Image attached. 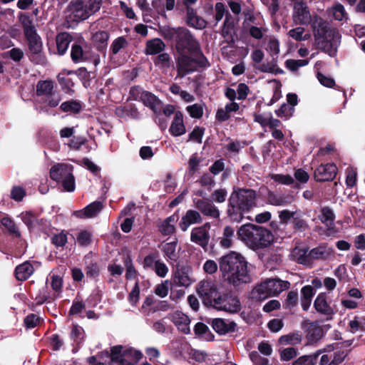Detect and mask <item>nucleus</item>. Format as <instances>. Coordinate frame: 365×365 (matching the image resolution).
Listing matches in <instances>:
<instances>
[{
	"label": "nucleus",
	"mask_w": 365,
	"mask_h": 365,
	"mask_svg": "<svg viewBox=\"0 0 365 365\" xmlns=\"http://www.w3.org/2000/svg\"><path fill=\"white\" fill-rule=\"evenodd\" d=\"M292 18L296 24H311L319 47L330 56L336 55L341 42V35L337 30L329 28L328 23L321 17L312 16L304 2L294 4Z\"/></svg>",
	"instance_id": "nucleus-1"
},
{
	"label": "nucleus",
	"mask_w": 365,
	"mask_h": 365,
	"mask_svg": "<svg viewBox=\"0 0 365 365\" xmlns=\"http://www.w3.org/2000/svg\"><path fill=\"white\" fill-rule=\"evenodd\" d=\"M219 267L225 279L235 287L252 281L247 262L238 252L232 251L221 257L219 259Z\"/></svg>",
	"instance_id": "nucleus-2"
},
{
	"label": "nucleus",
	"mask_w": 365,
	"mask_h": 365,
	"mask_svg": "<svg viewBox=\"0 0 365 365\" xmlns=\"http://www.w3.org/2000/svg\"><path fill=\"white\" fill-rule=\"evenodd\" d=\"M238 238L253 250L268 247L274 240L272 232L259 225L246 224L237 231Z\"/></svg>",
	"instance_id": "nucleus-3"
},
{
	"label": "nucleus",
	"mask_w": 365,
	"mask_h": 365,
	"mask_svg": "<svg viewBox=\"0 0 365 365\" xmlns=\"http://www.w3.org/2000/svg\"><path fill=\"white\" fill-rule=\"evenodd\" d=\"M160 32L165 39L175 41L178 53H195L200 50L199 42L185 28L164 26L160 29Z\"/></svg>",
	"instance_id": "nucleus-4"
},
{
	"label": "nucleus",
	"mask_w": 365,
	"mask_h": 365,
	"mask_svg": "<svg viewBox=\"0 0 365 365\" xmlns=\"http://www.w3.org/2000/svg\"><path fill=\"white\" fill-rule=\"evenodd\" d=\"M256 193L252 190L240 189L234 191L229 199L227 213L231 220L239 222L245 212L255 205Z\"/></svg>",
	"instance_id": "nucleus-5"
},
{
	"label": "nucleus",
	"mask_w": 365,
	"mask_h": 365,
	"mask_svg": "<svg viewBox=\"0 0 365 365\" xmlns=\"http://www.w3.org/2000/svg\"><path fill=\"white\" fill-rule=\"evenodd\" d=\"M111 361L118 365H135L142 358L140 351L133 348H124L122 346H115L111 348ZM142 365H151L145 362Z\"/></svg>",
	"instance_id": "nucleus-6"
},
{
	"label": "nucleus",
	"mask_w": 365,
	"mask_h": 365,
	"mask_svg": "<svg viewBox=\"0 0 365 365\" xmlns=\"http://www.w3.org/2000/svg\"><path fill=\"white\" fill-rule=\"evenodd\" d=\"M73 170V168L71 165L58 163L51 168L50 176L53 180L61 181L66 191L73 192L75 190V178Z\"/></svg>",
	"instance_id": "nucleus-7"
},
{
	"label": "nucleus",
	"mask_w": 365,
	"mask_h": 365,
	"mask_svg": "<svg viewBox=\"0 0 365 365\" xmlns=\"http://www.w3.org/2000/svg\"><path fill=\"white\" fill-rule=\"evenodd\" d=\"M197 292L205 304L212 306L220 295L216 283L212 280L204 279L197 286Z\"/></svg>",
	"instance_id": "nucleus-8"
},
{
	"label": "nucleus",
	"mask_w": 365,
	"mask_h": 365,
	"mask_svg": "<svg viewBox=\"0 0 365 365\" xmlns=\"http://www.w3.org/2000/svg\"><path fill=\"white\" fill-rule=\"evenodd\" d=\"M212 307L217 310L236 313L240 310L241 304L237 297L230 294H224L217 297Z\"/></svg>",
	"instance_id": "nucleus-9"
},
{
	"label": "nucleus",
	"mask_w": 365,
	"mask_h": 365,
	"mask_svg": "<svg viewBox=\"0 0 365 365\" xmlns=\"http://www.w3.org/2000/svg\"><path fill=\"white\" fill-rule=\"evenodd\" d=\"M189 53H178L177 70L178 75L182 77L197 70V61L191 58Z\"/></svg>",
	"instance_id": "nucleus-10"
},
{
	"label": "nucleus",
	"mask_w": 365,
	"mask_h": 365,
	"mask_svg": "<svg viewBox=\"0 0 365 365\" xmlns=\"http://www.w3.org/2000/svg\"><path fill=\"white\" fill-rule=\"evenodd\" d=\"M68 19L73 21H80L88 19L89 14L86 6L81 0L72 1L68 7Z\"/></svg>",
	"instance_id": "nucleus-11"
},
{
	"label": "nucleus",
	"mask_w": 365,
	"mask_h": 365,
	"mask_svg": "<svg viewBox=\"0 0 365 365\" xmlns=\"http://www.w3.org/2000/svg\"><path fill=\"white\" fill-rule=\"evenodd\" d=\"M195 280L192 277V269L190 266L178 267L174 274L173 282L179 287H189Z\"/></svg>",
	"instance_id": "nucleus-12"
},
{
	"label": "nucleus",
	"mask_w": 365,
	"mask_h": 365,
	"mask_svg": "<svg viewBox=\"0 0 365 365\" xmlns=\"http://www.w3.org/2000/svg\"><path fill=\"white\" fill-rule=\"evenodd\" d=\"M71 56L74 63H81L91 58V53L90 48L81 41L72 45Z\"/></svg>",
	"instance_id": "nucleus-13"
},
{
	"label": "nucleus",
	"mask_w": 365,
	"mask_h": 365,
	"mask_svg": "<svg viewBox=\"0 0 365 365\" xmlns=\"http://www.w3.org/2000/svg\"><path fill=\"white\" fill-rule=\"evenodd\" d=\"M210 224L205 223L203 226L192 229L190 235L191 241L199 245L202 247L205 248L207 246L210 240Z\"/></svg>",
	"instance_id": "nucleus-14"
},
{
	"label": "nucleus",
	"mask_w": 365,
	"mask_h": 365,
	"mask_svg": "<svg viewBox=\"0 0 365 365\" xmlns=\"http://www.w3.org/2000/svg\"><path fill=\"white\" fill-rule=\"evenodd\" d=\"M337 168L334 164L321 165L314 172V178L317 181H328L334 178Z\"/></svg>",
	"instance_id": "nucleus-15"
},
{
	"label": "nucleus",
	"mask_w": 365,
	"mask_h": 365,
	"mask_svg": "<svg viewBox=\"0 0 365 365\" xmlns=\"http://www.w3.org/2000/svg\"><path fill=\"white\" fill-rule=\"evenodd\" d=\"M170 318L179 331L185 334L190 332V319L188 316L180 311H176L170 315Z\"/></svg>",
	"instance_id": "nucleus-16"
},
{
	"label": "nucleus",
	"mask_w": 365,
	"mask_h": 365,
	"mask_svg": "<svg viewBox=\"0 0 365 365\" xmlns=\"http://www.w3.org/2000/svg\"><path fill=\"white\" fill-rule=\"evenodd\" d=\"M211 325L213 329L221 335L234 331L236 327L234 322L225 320L221 318L213 319L212 320Z\"/></svg>",
	"instance_id": "nucleus-17"
},
{
	"label": "nucleus",
	"mask_w": 365,
	"mask_h": 365,
	"mask_svg": "<svg viewBox=\"0 0 365 365\" xmlns=\"http://www.w3.org/2000/svg\"><path fill=\"white\" fill-rule=\"evenodd\" d=\"M201 222L202 217L200 214L196 210H189L182 216L181 221L179 223V226L181 230L185 232L190 225L200 223Z\"/></svg>",
	"instance_id": "nucleus-18"
},
{
	"label": "nucleus",
	"mask_w": 365,
	"mask_h": 365,
	"mask_svg": "<svg viewBox=\"0 0 365 365\" xmlns=\"http://www.w3.org/2000/svg\"><path fill=\"white\" fill-rule=\"evenodd\" d=\"M102 208V203L96 201L86 206L83 210L75 211L73 215L79 218H91L96 216Z\"/></svg>",
	"instance_id": "nucleus-19"
},
{
	"label": "nucleus",
	"mask_w": 365,
	"mask_h": 365,
	"mask_svg": "<svg viewBox=\"0 0 365 365\" xmlns=\"http://www.w3.org/2000/svg\"><path fill=\"white\" fill-rule=\"evenodd\" d=\"M180 248L178 247L177 242L173 241L162 244V251L164 257L170 263L178 261L180 257Z\"/></svg>",
	"instance_id": "nucleus-20"
},
{
	"label": "nucleus",
	"mask_w": 365,
	"mask_h": 365,
	"mask_svg": "<svg viewBox=\"0 0 365 365\" xmlns=\"http://www.w3.org/2000/svg\"><path fill=\"white\" fill-rule=\"evenodd\" d=\"M270 296L279 294L289 287V283L287 281H282L279 279H268L264 281Z\"/></svg>",
	"instance_id": "nucleus-21"
},
{
	"label": "nucleus",
	"mask_w": 365,
	"mask_h": 365,
	"mask_svg": "<svg viewBox=\"0 0 365 365\" xmlns=\"http://www.w3.org/2000/svg\"><path fill=\"white\" fill-rule=\"evenodd\" d=\"M196 207L206 216L212 218H217L220 216L219 210L210 202L199 200L196 202Z\"/></svg>",
	"instance_id": "nucleus-22"
},
{
	"label": "nucleus",
	"mask_w": 365,
	"mask_h": 365,
	"mask_svg": "<svg viewBox=\"0 0 365 365\" xmlns=\"http://www.w3.org/2000/svg\"><path fill=\"white\" fill-rule=\"evenodd\" d=\"M169 131L173 136H180L185 133L186 129L183 123V115L181 112L178 111L175 113Z\"/></svg>",
	"instance_id": "nucleus-23"
},
{
	"label": "nucleus",
	"mask_w": 365,
	"mask_h": 365,
	"mask_svg": "<svg viewBox=\"0 0 365 365\" xmlns=\"http://www.w3.org/2000/svg\"><path fill=\"white\" fill-rule=\"evenodd\" d=\"M314 306L316 310L324 315L329 316L334 314V310L327 301V296L324 293L319 294L314 300Z\"/></svg>",
	"instance_id": "nucleus-24"
},
{
	"label": "nucleus",
	"mask_w": 365,
	"mask_h": 365,
	"mask_svg": "<svg viewBox=\"0 0 365 365\" xmlns=\"http://www.w3.org/2000/svg\"><path fill=\"white\" fill-rule=\"evenodd\" d=\"M165 43L158 38L150 39L146 42L145 52L147 55H156L165 50Z\"/></svg>",
	"instance_id": "nucleus-25"
},
{
	"label": "nucleus",
	"mask_w": 365,
	"mask_h": 365,
	"mask_svg": "<svg viewBox=\"0 0 365 365\" xmlns=\"http://www.w3.org/2000/svg\"><path fill=\"white\" fill-rule=\"evenodd\" d=\"M292 259L298 263L309 265V256L308 250L304 247H296L291 252Z\"/></svg>",
	"instance_id": "nucleus-26"
},
{
	"label": "nucleus",
	"mask_w": 365,
	"mask_h": 365,
	"mask_svg": "<svg viewBox=\"0 0 365 365\" xmlns=\"http://www.w3.org/2000/svg\"><path fill=\"white\" fill-rule=\"evenodd\" d=\"M34 272V267L29 262H25L16 267L15 275L18 280L24 281L27 279Z\"/></svg>",
	"instance_id": "nucleus-27"
},
{
	"label": "nucleus",
	"mask_w": 365,
	"mask_h": 365,
	"mask_svg": "<svg viewBox=\"0 0 365 365\" xmlns=\"http://www.w3.org/2000/svg\"><path fill=\"white\" fill-rule=\"evenodd\" d=\"M56 47L59 55H63L71 41V36L66 32L58 34L56 38Z\"/></svg>",
	"instance_id": "nucleus-28"
},
{
	"label": "nucleus",
	"mask_w": 365,
	"mask_h": 365,
	"mask_svg": "<svg viewBox=\"0 0 365 365\" xmlns=\"http://www.w3.org/2000/svg\"><path fill=\"white\" fill-rule=\"evenodd\" d=\"M152 6L158 14L164 15L165 11H171L175 6V0H153Z\"/></svg>",
	"instance_id": "nucleus-29"
},
{
	"label": "nucleus",
	"mask_w": 365,
	"mask_h": 365,
	"mask_svg": "<svg viewBox=\"0 0 365 365\" xmlns=\"http://www.w3.org/2000/svg\"><path fill=\"white\" fill-rule=\"evenodd\" d=\"M331 254V249L326 246H319L309 252V264L313 259H325Z\"/></svg>",
	"instance_id": "nucleus-30"
},
{
	"label": "nucleus",
	"mask_w": 365,
	"mask_h": 365,
	"mask_svg": "<svg viewBox=\"0 0 365 365\" xmlns=\"http://www.w3.org/2000/svg\"><path fill=\"white\" fill-rule=\"evenodd\" d=\"M257 69L264 73H269L274 74H281L283 71L278 67L277 58L272 57V61L264 63L259 66Z\"/></svg>",
	"instance_id": "nucleus-31"
},
{
	"label": "nucleus",
	"mask_w": 365,
	"mask_h": 365,
	"mask_svg": "<svg viewBox=\"0 0 365 365\" xmlns=\"http://www.w3.org/2000/svg\"><path fill=\"white\" fill-rule=\"evenodd\" d=\"M177 219L174 215L170 216L159 225V230L163 235H170L175 232V222Z\"/></svg>",
	"instance_id": "nucleus-32"
},
{
	"label": "nucleus",
	"mask_w": 365,
	"mask_h": 365,
	"mask_svg": "<svg viewBox=\"0 0 365 365\" xmlns=\"http://www.w3.org/2000/svg\"><path fill=\"white\" fill-rule=\"evenodd\" d=\"M26 37L29 41V48L31 53H38L41 52L42 48V42L41 38L36 32L26 35Z\"/></svg>",
	"instance_id": "nucleus-33"
},
{
	"label": "nucleus",
	"mask_w": 365,
	"mask_h": 365,
	"mask_svg": "<svg viewBox=\"0 0 365 365\" xmlns=\"http://www.w3.org/2000/svg\"><path fill=\"white\" fill-rule=\"evenodd\" d=\"M270 296L264 282L256 286L251 292V297L257 301L264 300Z\"/></svg>",
	"instance_id": "nucleus-34"
},
{
	"label": "nucleus",
	"mask_w": 365,
	"mask_h": 365,
	"mask_svg": "<svg viewBox=\"0 0 365 365\" xmlns=\"http://www.w3.org/2000/svg\"><path fill=\"white\" fill-rule=\"evenodd\" d=\"M265 49L272 57L277 58L279 53V42L274 36H269L266 38Z\"/></svg>",
	"instance_id": "nucleus-35"
},
{
	"label": "nucleus",
	"mask_w": 365,
	"mask_h": 365,
	"mask_svg": "<svg viewBox=\"0 0 365 365\" xmlns=\"http://www.w3.org/2000/svg\"><path fill=\"white\" fill-rule=\"evenodd\" d=\"M235 236V230L230 226H226L224 229L223 236L220 245L223 248H230L232 245V240Z\"/></svg>",
	"instance_id": "nucleus-36"
},
{
	"label": "nucleus",
	"mask_w": 365,
	"mask_h": 365,
	"mask_svg": "<svg viewBox=\"0 0 365 365\" xmlns=\"http://www.w3.org/2000/svg\"><path fill=\"white\" fill-rule=\"evenodd\" d=\"M329 16H332L335 20L343 21L347 19V13L344 7L340 4H336L332 8L327 10Z\"/></svg>",
	"instance_id": "nucleus-37"
},
{
	"label": "nucleus",
	"mask_w": 365,
	"mask_h": 365,
	"mask_svg": "<svg viewBox=\"0 0 365 365\" xmlns=\"http://www.w3.org/2000/svg\"><path fill=\"white\" fill-rule=\"evenodd\" d=\"M319 217L323 224L329 227L334 224L335 215L331 209L325 207L322 209Z\"/></svg>",
	"instance_id": "nucleus-38"
},
{
	"label": "nucleus",
	"mask_w": 365,
	"mask_h": 365,
	"mask_svg": "<svg viewBox=\"0 0 365 365\" xmlns=\"http://www.w3.org/2000/svg\"><path fill=\"white\" fill-rule=\"evenodd\" d=\"M322 354L321 351H318L312 355H304L292 362V365H314L317 362L318 356Z\"/></svg>",
	"instance_id": "nucleus-39"
},
{
	"label": "nucleus",
	"mask_w": 365,
	"mask_h": 365,
	"mask_svg": "<svg viewBox=\"0 0 365 365\" xmlns=\"http://www.w3.org/2000/svg\"><path fill=\"white\" fill-rule=\"evenodd\" d=\"M194 331L196 335L207 341H211L213 338V335L211 334L207 326L203 323H197L195 326Z\"/></svg>",
	"instance_id": "nucleus-40"
},
{
	"label": "nucleus",
	"mask_w": 365,
	"mask_h": 365,
	"mask_svg": "<svg viewBox=\"0 0 365 365\" xmlns=\"http://www.w3.org/2000/svg\"><path fill=\"white\" fill-rule=\"evenodd\" d=\"M53 83L51 81H39L36 86L38 96H48L53 92Z\"/></svg>",
	"instance_id": "nucleus-41"
},
{
	"label": "nucleus",
	"mask_w": 365,
	"mask_h": 365,
	"mask_svg": "<svg viewBox=\"0 0 365 365\" xmlns=\"http://www.w3.org/2000/svg\"><path fill=\"white\" fill-rule=\"evenodd\" d=\"M60 108L63 112L77 113L81 110L82 106L78 101H68L62 103Z\"/></svg>",
	"instance_id": "nucleus-42"
},
{
	"label": "nucleus",
	"mask_w": 365,
	"mask_h": 365,
	"mask_svg": "<svg viewBox=\"0 0 365 365\" xmlns=\"http://www.w3.org/2000/svg\"><path fill=\"white\" fill-rule=\"evenodd\" d=\"M302 336L299 333H291L282 336L279 342L283 345H296L301 342Z\"/></svg>",
	"instance_id": "nucleus-43"
},
{
	"label": "nucleus",
	"mask_w": 365,
	"mask_h": 365,
	"mask_svg": "<svg viewBox=\"0 0 365 365\" xmlns=\"http://www.w3.org/2000/svg\"><path fill=\"white\" fill-rule=\"evenodd\" d=\"M187 20L189 24L197 29L205 28L207 23L201 17L193 14L192 11H187Z\"/></svg>",
	"instance_id": "nucleus-44"
},
{
	"label": "nucleus",
	"mask_w": 365,
	"mask_h": 365,
	"mask_svg": "<svg viewBox=\"0 0 365 365\" xmlns=\"http://www.w3.org/2000/svg\"><path fill=\"white\" fill-rule=\"evenodd\" d=\"M140 101H142L145 106L149 107L153 110L160 104L159 99L155 95L148 91H145Z\"/></svg>",
	"instance_id": "nucleus-45"
},
{
	"label": "nucleus",
	"mask_w": 365,
	"mask_h": 365,
	"mask_svg": "<svg viewBox=\"0 0 365 365\" xmlns=\"http://www.w3.org/2000/svg\"><path fill=\"white\" fill-rule=\"evenodd\" d=\"M19 20L22 24L25 36L36 32L34 23L29 16L21 14L19 16Z\"/></svg>",
	"instance_id": "nucleus-46"
},
{
	"label": "nucleus",
	"mask_w": 365,
	"mask_h": 365,
	"mask_svg": "<svg viewBox=\"0 0 365 365\" xmlns=\"http://www.w3.org/2000/svg\"><path fill=\"white\" fill-rule=\"evenodd\" d=\"M128 46V41L123 36L115 38L110 45L113 54L118 53L121 50L125 49Z\"/></svg>",
	"instance_id": "nucleus-47"
},
{
	"label": "nucleus",
	"mask_w": 365,
	"mask_h": 365,
	"mask_svg": "<svg viewBox=\"0 0 365 365\" xmlns=\"http://www.w3.org/2000/svg\"><path fill=\"white\" fill-rule=\"evenodd\" d=\"M302 217V212L300 211H290L284 210L279 212V218L281 222L287 223L291 219H298Z\"/></svg>",
	"instance_id": "nucleus-48"
},
{
	"label": "nucleus",
	"mask_w": 365,
	"mask_h": 365,
	"mask_svg": "<svg viewBox=\"0 0 365 365\" xmlns=\"http://www.w3.org/2000/svg\"><path fill=\"white\" fill-rule=\"evenodd\" d=\"M294 112V108L285 103L282 104L278 110H275L276 115L284 120H287L292 116Z\"/></svg>",
	"instance_id": "nucleus-49"
},
{
	"label": "nucleus",
	"mask_w": 365,
	"mask_h": 365,
	"mask_svg": "<svg viewBox=\"0 0 365 365\" xmlns=\"http://www.w3.org/2000/svg\"><path fill=\"white\" fill-rule=\"evenodd\" d=\"M108 38V33L104 31L96 32L93 36L94 43L98 44L100 48H103L106 46Z\"/></svg>",
	"instance_id": "nucleus-50"
},
{
	"label": "nucleus",
	"mask_w": 365,
	"mask_h": 365,
	"mask_svg": "<svg viewBox=\"0 0 365 365\" xmlns=\"http://www.w3.org/2000/svg\"><path fill=\"white\" fill-rule=\"evenodd\" d=\"M133 110L135 113L134 114H132V118H138L139 113L136 108H135L133 106H128L124 107H118L115 110V113L117 115L120 117H125L129 115L130 110Z\"/></svg>",
	"instance_id": "nucleus-51"
},
{
	"label": "nucleus",
	"mask_w": 365,
	"mask_h": 365,
	"mask_svg": "<svg viewBox=\"0 0 365 365\" xmlns=\"http://www.w3.org/2000/svg\"><path fill=\"white\" fill-rule=\"evenodd\" d=\"M309 63V61L307 59H289L285 62L287 68L292 71H296L299 67L304 66Z\"/></svg>",
	"instance_id": "nucleus-52"
},
{
	"label": "nucleus",
	"mask_w": 365,
	"mask_h": 365,
	"mask_svg": "<svg viewBox=\"0 0 365 365\" xmlns=\"http://www.w3.org/2000/svg\"><path fill=\"white\" fill-rule=\"evenodd\" d=\"M280 359L287 361L297 355V350L294 347H288L279 350Z\"/></svg>",
	"instance_id": "nucleus-53"
},
{
	"label": "nucleus",
	"mask_w": 365,
	"mask_h": 365,
	"mask_svg": "<svg viewBox=\"0 0 365 365\" xmlns=\"http://www.w3.org/2000/svg\"><path fill=\"white\" fill-rule=\"evenodd\" d=\"M271 178L277 183L289 185L294 183V178L289 175L273 174Z\"/></svg>",
	"instance_id": "nucleus-54"
},
{
	"label": "nucleus",
	"mask_w": 365,
	"mask_h": 365,
	"mask_svg": "<svg viewBox=\"0 0 365 365\" xmlns=\"http://www.w3.org/2000/svg\"><path fill=\"white\" fill-rule=\"evenodd\" d=\"M186 110L192 118H200L203 114V108L201 104L195 103L191 106H188L186 108Z\"/></svg>",
	"instance_id": "nucleus-55"
},
{
	"label": "nucleus",
	"mask_w": 365,
	"mask_h": 365,
	"mask_svg": "<svg viewBox=\"0 0 365 365\" xmlns=\"http://www.w3.org/2000/svg\"><path fill=\"white\" fill-rule=\"evenodd\" d=\"M169 292V281L165 280L155 286L154 292L160 298L165 297Z\"/></svg>",
	"instance_id": "nucleus-56"
},
{
	"label": "nucleus",
	"mask_w": 365,
	"mask_h": 365,
	"mask_svg": "<svg viewBox=\"0 0 365 365\" xmlns=\"http://www.w3.org/2000/svg\"><path fill=\"white\" fill-rule=\"evenodd\" d=\"M304 29L302 27H297L295 29H292L289 31V35L290 37L294 38L296 41H300L307 39L309 36L304 35Z\"/></svg>",
	"instance_id": "nucleus-57"
},
{
	"label": "nucleus",
	"mask_w": 365,
	"mask_h": 365,
	"mask_svg": "<svg viewBox=\"0 0 365 365\" xmlns=\"http://www.w3.org/2000/svg\"><path fill=\"white\" fill-rule=\"evenodd\" d=\"M77 75L82 81L83 86L88 88L90 86L91 73L85 68H80L77 71Z\"/></svg>",
	"instance_id": "nucleus-58"
},
{
	"label": "nucleus",
	"mask_w": 365,
	"mask_h": 365,
	"mask_svg": "<svg viewBox=\"0 0 365 365\" xmlns=\"http://www.w3.org/2000/svg\"><path fill=\"white\" fill-rule=\"evenodd\" d=\"M267 200L269 204L274 206H283L286 205V200L282 195H277L274 193H269L268 195Z\"/></svg>",
	"instance_id": "nucleus-59"
},
{
	"label": "nucleus",
	"mask_w": 365,
	"mask_h": 365,
	"mask_svg": "<svg viewBox=\"0 0 365 365\" xmlns=\"http://www.w3.org/2000/svg\"><path fill=\"white\" fill-rule=\"evenodd\" d=\"M1 224L5 227H6L11 233L15 235L16 237L20 236V233H19L15 223L9 217H4L1 220Z\"/></svg>",
	"instance_id": "nucleus-60"
},
{
	"label": "nucleus",
	"mask_w": 365,
	"mask_h": 365,
	"mask_svg": "<svg viewBox=\"0 0 365 365\" xmlns=\"http://www.w3.org/2000/svg\"><path fill=\"white\" fill-rule=\"evenodd\" d=\"M153 269L155 274L160 277H165L169 270L168 266L160 260L156 261Z\"/></svg>",
	"instance_id": "nucleus-61"
},
{
	"label": "nucleus",
	"mask_w": 365,
	"mask_h": 365,
	"mask_svg": "<svg viewBox=\"0 0 365 365\" xmlns=\"http://www.w3.org/2000/svg\"><path fill=\"white\" fill-rule=\"evenodd\" d=\"M137 6L142 11L143 18L145 22H149L150 20L147 19L148 13L150 11V8L147 0H137Z\"/></svg>",
	"instance_id": "nucleus-62"
},
{
	"label": "nucleus",
	"mask_w": 365,
	"mask_h": 365,
	"mask_svg": "<svg viewBox=\"0 0 365 365\" xmlns=\"http://www.w3.org/2000/svg\"><path fill=\"white\" fill-rule=\"evenodd\" d=\"M170 56L167 53H160L157 56L155 63L161 67H169Z\"/></svg>",
	"instance_id": "nucleus-63"
},
{
	"label": "nucleus",
	"mask_w": 365,
	"mask_h": 365,
	"mask_svg": "<svg viewBox=\"0 0 365 365\" xmlns=\"http://www.w3.org/2000/svg\"><path fill=\"white\" fill-rule=\"evenodd\" d=\"M46 97V99L45 101L46 105L52 108L56 107L61 100L60 95L53 92Z\"/></svg>",
	"instance_id": "nucleus-64"
}]
</instances>
